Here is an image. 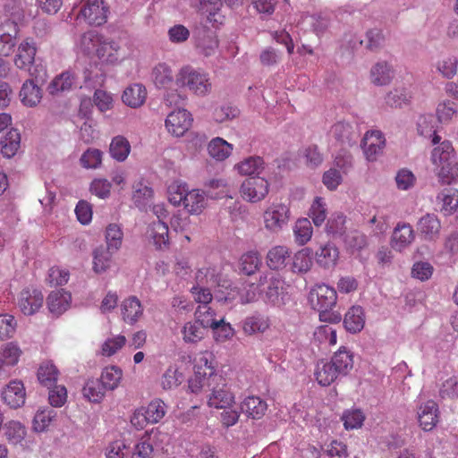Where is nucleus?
<instances>
[{
	"instance_id": "21",
	"label": "nucleus",
	"mask_w": 458,
	"mask_h": 458,
	"mask_svg": "<svg viewBox=\"0 0 458 458\" xmlns=\"http://www.w3.org/2000/svg\"><path fill=\"white\" fill-rule=\"evenodd\" d=\"M240 408L248 418L260 420L266 414L267 403L259 396L250 395L243 399Z\"/></svg>"
},
{
	"instance_id": "33",
	"label": "nucleus",
	"mask_w": 458,
	"mask_h": 458,
	"mask_svg": "<svg viewBox=\"0 0 458 458\" xmlns=\"http://www.w3.org/2000/svg\"><path fill=\"white\" fill-rule=\"evenodd\" d=\"M270 327L269 318L261 314H254L247 317L242 323V330L248 335L258 333L263 334Z\"/></svg>"
},
{
	"instance_id": "35",
	"label": "nucleus",
	"mask_w": 458,
	"mask_h": 458,
	"mask_svg": "<svg viewBox=\"0 0 458 458\" xmlns=\"http://www.w3.org/2000/svg\"><path fill=\"white\" fill-rule=\"evenodd\" d=\"M233 147L220 137L212 139L208 144V155L216 161H224L230 157Z\"/></svg>"
},
{
	"instance_id": "39",
	"label": "nucleus",
	"mask_w": 458,
	"mask_h": 458,
	"mask_svg": "<svg viewBox=\"0 0 458 458\" xmlns=\"http://www.w3.org/2000/svg\"><path fill=\"white\" fill-rule=\"evenodd\" d=\"M21 147V134L15 130H10L0 141L1 153L10 158L13 157Z\"/></svg>"
},
{
	"instance_id": "18",
	"label": "nucleus",
	"mask_w": 458,
	"mask_h": 458,
	"mask_svg": "<svg viewBox=\"0 0 458 458\" xmlns=\"http://www.w3.org/2000/svg\"><path fill=\"white\" fill-rule=\"evenodd\" d=\"M340 252L338 248L332 242H327L316 250V263L324 269L334 268L339 260Z\"/></svg>"
},
{
	"instance_id": "59",
	"label": "nucleus",
	"mask_w": 458,
	"mask_h": 458,
	"mask_svg": "<svg viewBox=\"0 0 458 458\" xmlns=\"http://www.w3.org/2000/svg\"><path fill=\"white\" fill-rule=\"evenodd\" d=\"M21 355V350L17 344L10 342L2 345L0 349V358L10 366H15Z\"/></svg>"
},
{
	"instance_id": "48",
	"label": "nucleus",
	"mask_w": 458,
	"mask_h": 458,
	"mask_svg": "<svg viewBox=\"0 0 458 458\" xmlns=\"http://www.w3.org/2000/svg\"><path fill=\"white\" fill-rule=\"evenodd\" d=\"M114 251L109 250L108 248L106 250L102 247L98 248L93 253V270L97 274L106 272L111 266L112 254Z\"/></svg>"
},
{
	"instance_id": "40",
	"label": "nucleus",
	"mask_w": 458,
	"mask_h": 458,
	"mask_svg": "<svg viewBox=\"0 0 458 458\" xmlns=\"http://www.w3.org/2000/svg\"><path fill=\"white\" fill-rule=\"evenodd\" d=\"M131 152L129 140L122 135L114 137L109 146L110 156L118 162L124 161Z\"/></svg>"
},
{
	"instance_id": "16",
	"label": "nucleus",
	"mask_w": 458,
	"mask_h": 458,
	"mask_svg": "<svg viewBox=\"0 0 458 458\" xmlns=\"http://www.w3.org/2000/svg\"><path fill=\"white\" fill-rule=\"evenodd\" d=\"M2 399L12 409H17L25 403L26 391L20 380H12L4 388Z\"/></svg>"
},
{
	"instance_id": "9",
	"label": "nucleus",
	"mask_w": 458,
	"mask_h": 458,
	"mask_svg": "<svg viewBox=\"0 0 458 458\" xmlns=\"http://www.w3.org/2000/svg\"><path fill=\"white\" fill-rule=\"evenodd\" d=\"M207 404L210 408L223 409L232 408L235 403V395L229 387L226 378L222 375L215 377V382L209 389Z\"/></svg>"
},
{
	"instance_id": "4",
	"label": "nucleus",
	"mask_w": 458,
	"mask_h": 458,
	"mask_svg": "<svg viewBox=\"0 0 458 458\" xmlns=\"http://www.w3.org/2000/svg\"><path fill=\"white\" fill-rule=\"evenodd\" d=\"M168 199L175 207L182 205L191 215L200 214L206 207L204 191L190 190L187 184L174 182L168 187Z\"/></svg>"
},
{
	"instance_id": "2",
	"label": "nucleus",
	"mask_w": 458,
	"mask_h": 458,
	"mask_svg": "<svg viewBox=\"0 0 458 458\" xmlns=\"http://www.w3.org/2000/svg\"><path fill=\"white\" fill-rule=\"evenodd\" d=\"M80 46L87 55L95 53L102 63L114 64L120 60L117 43L104 39L98 30H86L81 36Z\"/></svg>"
},
{
	"instance_id": "43",
	"label": "nucleus",
	"mask_w": 458,
	"mask_h": 458,
	"mask_svg": "<svg viewBox=\"0 0 458 458\" xmlns=\"http://www.w3.org/2000/svg\"><path fill=\"white\" fill-rule=\"evenodd\" d=\"M330 135L337 141L350 145L356 135V131L351 123L341 121L331 127Z\"/></svg>"
},
{
	"instance_id": "7",
	"label": "nucleus",
	"mask_w": 458,
	"mask_h": 458,
	"mask_svg": "<svg viewBox=\"0 0 458 458\" xmlns=\"http://www.w3.org/2000/svg\"><path fill=\"white\" fill-rule=\"evenodd\" d=\"M176 85L188 87L191 91L198 96H205L211 91L212 84L208 74L185 65L176 74Z\"/></svg>"
},
{
	"instance_id": "31",
	"label": "nucleus",
	"mask_w": 458,
	"mask_h": 458,
	"mask_svg": "<svg viewBox=\"0 0 458 458\" xmlns=\"http://www.w3.org/2000/svg\"><path fill=\"white\" fill-rule=\"evenodd\" d=\"M337 369V372L341 376L347 375L353 368V354L346 347L341 346L337 352L334 353L330 360Z\"/></svg>"
},
{
	"instance_id": "37",
	"label": "nucleus",
	"mask_w": 458,
	"mask_h": 458,
	"mask_svg": "<svg viewBox=\"0 0 458 458\" xmlns=\"http://www.w3.org/2000/svg\"><path fill=\"white\" fill-rule=\"evenodd\" d=\"M149 234L157 249L162 250L169 244L168 226L162 220L154 221L149 228Z\"/></svg>"
},
{
	"instance_id": "32",
	"label": "nucleus",
	"mask_w": 458,
	"mask_h": 458,
	"mask_svg": "<svg viewBox=\"0 0 458 458\" xmlns=\"http://www.w3.org/2000/svg\"><path fill=\"white\" fill-rule=\"evenodd\" d=\"M345 329L352 334L362 330L365 325V317L360 306H352L346 312L344 318Z\"/></svg>"
},
{
	"instance_id": "53",
	"label": "nucleus",
	"mask_w": 458,
	"mask_h": 458,
	"mask_svg": "<svg viewBox=\"0 0 458 458\" xmlns=\"http://www.w3.org/2000/svg\"><path fill=\"white\" fill-rule=\"evenodd\" d=\"M123 233L117 224H110L106 229V248L112 251H117L123 243Z\"/></svg>"
},
{
	"instance_id": "5",
	"label": "nucleus",
	"mask_w": 458,
	"mask_h": 458,
	"mask_svg": "<svg viewBox=\"0 0 458 458\" xmlns=\"http://www.w3.org/2000/svg\"><path fill=\"white\" fill-rule=\"evenodd\" d=\"M218 375L213 365L211 354L202 353L196 360L194 374L188 381V388L196 394L201 393L205 387L210 389L215 377Z\"/></svg>"
},
{
	"instance_id": "30",
	"label": "nucleus",
	"mask_w": 458,
	"mask_h": 458,
	"mask_svg": "<svg viewBox=\"0 0 458 458\" xmlns=\"http://www.w3.org/2000/svg\"><path fill=\"white\" fill-rule=\"evenodd\" d=\"M56 417L57 412L52 408L38 409L32 420V429L38 433L47 431Z\"/></svg>"
},
{
	"instance_id": "64",
	"label": "nucleus",
	"mask_w": 458,
	"mask_h": 458,
	"mask_svg": "<svg viewBox=\"0 0 458 458\" xmlns=\"http://www.w3.org/2000/svg\"><path fill=\"white\" fill-rule=\"evenodd\" d=\"M442 399L454 400L458 397V377L452 376L442 382L439 387Z\"/></svg>"
},
{
	"instance_id": "50",
	"label": "nucleus",
	"mask_w": 458,
	"mask_h": 458,
	"mask_svg": "<svg viewBox=\"0 0 458 458\" xmlns=\"http://www.w3.org/2000/svg\"><path fill=\"white\" fill-rule=\"evenodd\" d=\"M295 242L299 245L306 244L312 237L313 229L311 223L308 218H300L296 221L293 227Z\"/></svg>"
},
{
	"instance_id": "24",
	"label": "nucleus",
	"mask_w": 458,
	"mask_h": 458,
	"mask_svg": "<svg viewBox=\"0 0 458 458\" xmlns=\"http://www.w3.org/2000/svg\"><path fill=\"white\" fill-rule=\"evenodd\" d=\"M414 240V232L410 224L399 223L392 235V247L399 251L409 246Z\"/></svg>"
},
{
	"instance_id": "45",
	"label": "nucleus",
	"mask_w": 458,
	"mask_h": 458,
	"mask_svg": "<svg viewBox=\"0 0 458 458\" xmlns=\"http://www.w3.org/2000/svg\"><path fill=\"white\" fill-rule=\"evenodd\" d=\"M107 390L99 379H89L82 388L83 396L92 403H99Z\"/></svg>"
},
{
	"instance_id": "26",
	"label": "nucleus",
	"mask_w": 458,
	"mask_h": 458,
	"mask_svg": "<svg viewBox=\"0 0 458 458\" xmlns=\"http://www.w3.org/2000/svg\"><path fill=\"white\" fill-rule=\"evenodd\" d=\"M147 94V89L144 85L134 83L124 89L122 99L126 106L131 108H138L145 103Z\"/></svg>"
},
{
	"instance_id": "46",
	"label": "nucleus",
	"mask_w": 458,
	"mask_h": 458,
	"mask_svg": "<svg viewBox=\"0 0 458 458\" xmlns=\"http://www.w3.org/2000/svg\"><path fill=\"white\" fill-rule=\"evenodd\" d=\"M73 82L74 76L70 72H64L54 78L49 83L47 90L51 95L68 91L72 89Z\"/></svg>"
},
{
	"instance_id": "15",
	"label": "nucleus",
	"mask_w": 458,
	"mask_h": 458,
	"mask_svg": "<svg viewBox=\"0 0 458 458\" xmlns=\"http://www.w3.org/2000/svg\"><path fill=\"white\" fill-rule=\"evenodd\" d=\"M44 296L38 289H24L21 292L18 304L24 315L36 313L43 305Z\"/></svg>"
},
{
	"instance_id": "47",
	"label": "nucleus",
	"mask_w": 458,
	"mask_h": 458,
	"mask_svg": "<svg viewBox=\"0 0 458 458\" xmlns=\"http://www.w3.org/2000/svg\"><path fill=\"white\" fill-rule=\"evenodd\" d=\"M123 377V371L116 366L106 367L103 369L100 382L107 391H113L118 387Z\"/></svg>"
},
{
	"instance_id": "11",
	"label": "nucleus",
	"mask_w": 458,
	"mask_h": 458,
	"mask_svg": "<svg viewBox=\"0 0 458 458\" xmlns=\"http://www.w3.org/2000/svg\"><path fill=\"white\" fill-rule=\"evenodd\" d=\"M108 7L103 0L87 1L81 7L77 19L83 20L89 26L99 27L106 22Z\"/></svg>"
},
{
	"instance_id": "52",
	"label": "nucleus",
	"mask_w": 458,
	"mask_h": 458,
	"mask_svg": "<svg viewBox=\"0 0 458 458\" xmlns=\"http://www.w3.org/2000/svg\"><path fill=\"white\" fill-rule=\"evenodd\" d=\"M392 77L393 72L386 63H377L370 71L371 81L376 85H386L391 81Z\"/></svg>"
},
{
	"instance_id": "49",
	"label": "nucleus",
	"mask_w": 458,
	"mask_h": 458,
	"mask_svg": "<svg viewBox=\"0 0 458 458\" xmlns=\"http://www.w3.org/2000/svg\"><path fill=\"white\" fill-rule=\"evenodd\" d=\"M458 61L453 55H441L435 64L437 71L445 79H452L457 73Z\"/></svg>"
},
{
	"instance_id": "28",
	"label": "nucleus",
	"mask_w": 458,
	"mask_h": 458,
	"mask_svg": "<svg viewBox=\"0 0 458 458\" xmlns=\"http://www.w3.org/2000/svg\"><path fill=\"white\" fill-rule=\"evenodd\" d=\"M314 375L318 383L323 386H330L341 376L331 361L323 360L317 363Z\"/></svg>"
},
{
	"instance_id": "62",
	"label": "nucleus",
	"mask_w": 458,
	"mask_h": 458,
	"mask_svg": "<svg viewBox=\"0 0 458 458\" xmlns=\"http://www.w3.org/2000/svg\"><path fill=\"white\" fill-rule=\"evenodd\" d=\"M314 339L319 344L333 346L337 342L336 330L329 325L318 327L314 332Z\"/></svg>"
},
{
	"instance_id": "57",
	"label": "nucleus",
	"mask_w": 458,
	"mask_h": 458,
	"mask_svg": "<svg viewBox=\"0 0 458 458\" xmlns=\"http://www.w3.org/2000/svg\"><path fill=\"white\" fill-rule=\"evenodd\" d=\"M182 377V373L175 366H170L161 377V386L164 390L175 388L181 385Z\"/></svg>"
},
{
	"instance_id": "10",
	"label": "nucleus",
	"mask_w": 458,
	"mask_h": 458,
	"mask_svg": "<svg viewBox=\"0 0 458 458\" xmlns=\"http://www.w3.org/2000/svg\"><path fill=\"white\" fill-rule=\"evenodd\" d=\"M270 184L264 177L251 176L246 178L240 187L242 198L250 203L265 199L269 193Z\"/></svg>"
},
{
	"instance_id": "51",
	"label": "nucleus",
	"mask_w": 458,
	"mask_h": 458,
	"mask_svg": "<svg viewBox=\"0 0 458 458\" xmlns=\"http://www.w3.org/2000/svg\"><path fill=\"white\" fill-rule=\"evenodd\" d=\"M261 259L258 251L250 250L242 255L240 259L241 270L247 276H251L259 270Z\"/></svg>"
},
{
	"instance_id": "38",
	"label": "nucleus",
	"mask_w": 458,
	"mask_h": 458,
	"mask_svg": "<svg viewBox=\"0 0 458 458\" xmlns=\"http://www.w3.org/2000/svg\"><path fill=\"white\" fill-rule=\"evenodd\" d=\"M235 168L242 175L251 177L253 174H257L258 176L264 170L265 163L260 157H249L236 164Z\"/></svg>"
},
{
	"instance_id": "61",
	"label": "nucleus",
	"mask_w": 458,
	"mask_h": 458,
	"mask_svg": "<svg viewBox=\"0 0 458 458\" xmlns=\"http://www.w3.org/2000/svg\"><path fill=\"white\" fill-rule=\"evenodd\" d=\"M364 420L365 415L360 409L347 410L342 416L344 426L347 430L361 428Z\"/></svg>"
},
{
	"instance_id": "22",
	"label": "nucleus",
	"mask_w": 458,
	"mask_h": 458,
	"mask_svg": "<svg viewBox=\"0 0 458 458\" xmlns=\"http://www.w3.org/2000/svg\"><path fill=\"white\" fill-rule=\"evenodd\" d=\"M71 301V293L64 289L51 292L47 299L49 311L57 316L63 314L69 309Z\"/></svg>"
},
{
	"instance_id": "19",
	"label": "nucleus",
	"mask_w": 458,
	"mask_h": 458,
	"mask_svg": "<svg viewBox=\"0 0 458 458\" xmlns=\"http://www.w3.org/2000/svg\"><path fill=\"white\" fill-rule=\"evenodd\" d=\"M143 312L141 301L136 296H129L121 303L122 318L126 324H136L142 318Z\"/></svg>"
},
{
	"instance_id": "44",
	"label": "nucleus",
	"mask_w": 458,
	"mask_h": 458,
	"mask_svg": "<svg viewBox=\"0 0 458 458\" xmlns=\"http://www.w3.org/2000/svg\"><path fill=\"white\" fill-rule=\"evenodd\" d=\"M359 44L364 46L366 49L377 51L385 44V37L381 30H360Z\"/></svg>"
},
{
	"instance_id": "56",
	"label": "nucleus",
	"mask_w": 458,
	"mask_h": 458,
	"mask_svg": "<svg viewBox=\"0 0 458 458\" xmlns=\"http://www.w3.org/2000/svg\"><path fill=\"white\" fill-rule=\"evenodd\" d=\"M4 435L9 443L17 445L21 443L26 436L25 427L19 421H9L4 426Z\"/></svg>"
},
{
	"instance_id": "58",
	"label": "nucleus",
	"mask_w": 458,
	"mask_h": 458,
	"mask_svg": "<svg viewBox=\"0 0 458 458\" xmlns=\"http://www.w3.org/2000/svg\"><path fill=\"white\" fill-rule=\"evenodd\" d=\"M311 254L310 248H304L296 252L293 262V270L299 273L309 271L312 266Z\"/></svg>"
},
{
	"instance_id": "14",
	"label": "nucleus",
	"mask_w": 458,
	"mask_h": 458,
	"mask_svg": "<svg viewBox=\"0 0 458 458\" xmlns=\"http://www.w3.org/2000/svg\"><path fill=\"white\" fill-rule=\"evenodd\" d=\"M362 148L367 160L375 161L386 146L384 134L377 130L369 131L362 140Z\"/></svg>"
},
{
	"instance_id": "27",
	"label": "nucleus",
	"mask_w": 458,
	"mask_h": 458,
	"mask_svg": "<svg viewBox=\"0 0 458 458\" xmlns=\"http://www.w3.org/2000/svg\"><path fill=\"white\" fill-rule=\"evenodd\" d=\"M221 270L217 267H203L199 268L195 276L196 284L206 287H216L221 285ZM225 284H223L222 286Z\"/></svg>"
},
{
	"instance_id": "60",
	"label": "nucleus",
	"mask_w": 458,
	"mask_h": 458,
	"mask_svg": "<svg viewBox=\"0 0 458 458\" xmlns=\"http://www.w3.org/2000/svg\"><path fill=\"white\" fill-rule=\"evenodd\" d=\"M103 152L98 148H88L81 157L80 162L86 169H97L102 164Z\"/></svg>"
},
{
	"instance_id": "6",
	"label": "nucleus",
	"mask_w": 458,
	"mask_h": 458,
	"mask_svg": "<svg viewBox=\"0 0 458 458\" xmlns=\"http://www.w3.org/2000/svg\"><path fill=\"white\" fill-rule=\"evenodd\" d=\"M150 77L156 88L166 91L165 99L170 106H177L183 101L182 96L177 92V89H173L174 86H177L176 78L174 79L169 64L158 63L152 68Z\"/></svg>"
},
{
	"instance_id": "23",
	"label": "nucleus",
	"mask_w": 458,
	"mask_h": 458,
	"mask_svg": "<svg viewBox=\"0 0 458 458\" xmlns=\"http://www.w3.org/2000/svg\"><path fill=\"white\" fill-rule=\"evenodd\" d=\"M291 257L288 247L276 245L272 247L267 254V265L272 270H280L286 267Z\"/></svg>"
},
{
	"instance_id": "42",
	"label": "nucleus",
	"mask_w": 458,
	"mask_h": 458,
	"mask_svg": "<svg viewBox=\"0 0 458 458\" xmlns=\"http://www.w3.org/2000/svg\"><path fill=\"white\" fill-rule=\"evenodd\" d=\"M206 330L197 319L189 321L182 328V339L187 344H196L204 338Z\"/></svg>"
},
{
	"instance_id": "54",
	"label": "nucleus",
	"mask_w": 458,
	"mask_h": 458,
	"mask_svg": "<svg viewBox=\"0 0 458 458\" xmlns=\"http://www.w3.org/2000/svg\"><path fill=\"white\" fill-rule=\"evenodd\" d=\"M166 404L161 399L152 400L148 406L144 407L148 420L150 424L159 422L166 413Z\"/></svg>"
},
{
	"instance_id": "63",
	"label": "nucleus",
	"mask_w": 458,
	"mask_h": 458,
	"mask_svg": "<svg viewBox=\"0 0 458 458\" xmlns=\"http://www.w3.org/2000/svg\"><path fill=\"white\" fill-rule=\"evenodd\" d=\"M17 327V321L10 314H0V341L13 338Z\"/></svg>"
},
{
	"instance_id": "8",
	"label": "nucleus",
	"mask_w": 458,
	"mask_h": 458,
	"mask_svg": "<svg viewBox=\"0 0 458 458\" xmlns=\"http://www.w3.org/2000/svg\"><path fill=\"white\" fill-rule=\"evenodd\" d=\"M262 218L265 229L269 233H277L290 221V207L282 202H273L264 210Z\"/></svg>"
},
{
	"instance_id": "41",
	"label": "nucleus",
	"mask_w": 458,
	"mask_h": 458,
	"mask_svg": "<svg viewBox=\"0 0 458 458\" xmlns=\"http://www.w3.org/2000/svg\"><path fill=\"white\" fill-rule=\"evenodd\" d=\"M37 376L41 386L51 388L57 382L59 370L51 361H45L40 364Z\"/></svg>"
},
{
	"instance_id": "34",
	"label": "nucleus",
	"mask_w": 458,
	"mask_h": 458,
	"mask_svg": "<svg viewBox=\"0 0 458 458\" xmlns=\"http://www.w3.org/2000/svg\"><path fill=\"white\" fill-rule=\"evenodd\" d=\"M20 98L24 106H36L42 98L41 89L32 80H28L21 89Z\"/></svg>"
},
{
	"instance_id": "20",
	"label": "nucleus",
	"mask_w": 458,
	"mask_h": 458,
	"mask_svg": "<svg viewBox=\"0 0 458 458\" xmlns=\"http://www.w3.org/2000/svg\"><path fill=\"white\" fill-rule=\"evenodd\" d=\"M37 53L36 43L33 38H25L18 47V53L14 58V64L17 68L29 70L34 63Z\"/></svg>"
},
{
	"instance_id": "55",
	"label": "nucleus",
	"mask_w": 458,
	"mask_h": 458,
	"mask_svg": "<svg viewBox=\"0 0 458 458\" xmlns=\"http://www.w3.org/2000/svg\"><path fill=\"white\" fill-rule=\"evenodd\" d=\"M309 216L316 226H320L327 216V204L323 198L316 197L310 206Z\"/></svg>"
},
{
	"instance_id": "25",
	"label": "nucleus",
	"mask_w": 458,
	"mask_h": 458,
	"mask_svg": "<svg viewBox=\"0 0 458 458\" xmlns=\"http://www.w3.org/2000/svg\"><path fill=\"white\" fill-rule=\"evenodd\" d=\"M193 38L196 47L207 56L212 55L218 47L215 30H196Z\"/></svg>"
},
{
	"instance_id": "13",
	"label": "nucleus",
	"mask_w": 458,
	"mask_h": 458,
	"mask_svg": "<svg viewBox=\"0 0 458 458\" xmlns=\"http://www.w3.org/2000/svg\"><path fill=\"white\" fill-rule=\"evenodd\" d=\"M438 404L433 400H428L418 407L417 419L420 427L424 431H431L439 421Z\"/></svg>"
},
{
	"instance_id": "12",
	"label": "nucleus",
	"mask_w": 458,
	"mask_h": 458,
	"mask_svg": "<svg viewBox=\"0 0 458 458\" xmlns=\"http://www.w3.org/2000/svg\"><path fill=\"white\" fill-rule=\"evenodd\" d=\"M192 123V114L186 109L179 108L168 114L165 126L172 136L179 138L191 129Z\"/></svg>"
},
{
	"instance_id": "3",
	"label": "nucleus",
	"mask_w": 458,
	"mask_h": 458,
	"mask_svg": "<svg viewBox=\"0 0 458 458\" xmlns=\"http://www.w3.org/2000/svg\"><path fill=\"white\" fill-rule=\"evenodd\" d=\"M309 301L312 308L319 312V320L328 323H339L342 319L339 313L330 312L335 306L337 293L335 288L318 284L311 288Z\"/></svg>"
},
{
	"instance_id": "29",
	"label": "nucleus",
	"mask_w": 458,
	"mask_h": 458,
	"mask_svg": "<svg viewBox=\"0 0 458 458\" xmlns=\"http://www.w3.org/2000/svg\"><path fill=\"white\" fill-rule=\"evenodd\" d=\"M437 204L445 216L453 214L458 208V190L444 189L437 196Z\"/></svg>"
},
{
	"instance_id": "1",
	"label": "nucleus",
	"mask_w": 458,
	"mask_h": 458,
	"mask_svg": "<svg viewBox=\"0 0 458 458\" xmlns=\"http://www.w3.org/2000/svg\"><path fill=\"white\" fill-rule=\"evenodd\" d=\"M431 162L442 184H452L458 182V162L450 141L444 140L433 148Z\"/></svg>"
},
{
	"instance_id": "17",
	"label": "nucleus",
	"mask_w": 458,
	"mask_h": 458,
	"mask_svg": "<svg viewBox=\"0 0 458 458\" xmlns=\"http://www.w3.org/2000/svg\"><path fill=\"white\" fill-rule=\"evenodd\" d=\"M417 230L424 240L435 242L440 235L441 222L435 214L428 213L418 221Z\"/></svg>"
},
{
	"instance_id": "36",
	"label": "nucleus",
	"mask_w": 458,
	"mask_h": 458,
	"mask_svg": "<svg viewBox=\"0 0 458 458\" xmlns=\"http://www.w3.org/2000/svg\"><path fill=\"white\" fill-rule=\"evenodd\" d=\"M411 98V91L408 88L400 86L394 88L385 97V103L392 108H401L410 103Z\"/></svg>"
}]
</instances>
